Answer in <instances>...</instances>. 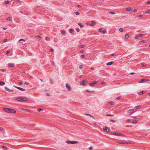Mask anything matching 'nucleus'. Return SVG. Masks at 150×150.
<instances>
[{"mask_svg":"<svg viewBox=\"0 0 150 150\" xmlns=\"http://www.w3.org/2000/svg\"><path fill=\"white\" fill-rule=\"evenodd\" d=\"M28 98L25 97H21L16 98V100L19 101H25L28 100Z\"/></svg>","mask_w":150,"mask_h":150,"instance_id":"obj_1","label":"nucleus"},{"mask_svg":"<svg viewBox=\"0 0 150 150\" xmlns=\"http://www.w3.org/2000/svg\"><path fill=\"white\" fill-rule=\"evenodd\" d=\"M78 142L77 141H67V144H76L78 143Z\"/></svg>","mask_w":150,"mask_h":150,"instance_id":"obj_2","label":"nucleus"},{"mask_svg":"<svg viewBox=\"0 0 150 150\" xmlns=\"http://www.w3.org/2000/svg\"><path fill=\"white\" fill-rule=\"evenodd\" d=\"M65 87L69 91H70L71 90V88L68 83H66V84Z\"/></svg>","mask_w":150,"mask_h":150,"instance_id":"obj_3","label":"nucleus"},{"mask_svg":"<svg viewBox=\"0 0 150 150\" xmlns=\"http://www.w3.org/2000/svg\"><path fill=\"white\" fill-rule=\"evenodd\" d=\"M149 80L146 79H142L140 81H139L138 82L139 83H143L147 81H149Z\"/></svg>","mask_w":150,"mask_h":150,"instance_id":"obj_4","label":"nucleus"},{"mask_svg":"<svg viewBox=\"0 0 150 150\" xmlns=\"http://www.w3.org/2000/svg\"><path fill=\"white\" fill-rule=\"evenodd\" d=\"M11 108H4L3 110L4 111L8 113H10Z\"/></svg>","mask_w":150,"mask_h":150,"instance_id":"obj_5","label":"nucleus"},{"mask_svg":"<svg viewBox=\"0 0 150 150\" xmlns=\"http://www.w3.org/2000/svg\"><path fill=\"white\" fill-rule=\"evenodd\" d=\"M35 38L38 40H41L42 39L41 37L39 35H36L35 36Z\"/></svg>","mask_w":150,"mask_h":150,"instance_id":"obj_6","label":"nucleus"},{"mask_svg":"<svg viewBox=\"0 0 150 150\" xmlns=\"http://www.w3.org/2000/svg\"><path fill=\"white\" fill-rule=\"evenodd\" d=\"M96 24V22L93 21H91V23L90 24V25L91 26H94Z\"/></svg>","mask_w":150,"mask_h":150,"instance_id":"obj_7","label":"nucleus"},{"mask_svg":"<svg viewBox=\"0 0 150 150\" xmlns=\"http://www.w3.org/2000/svg\"><path fill=\"white\" fill-rule=\"evenodd\" d=\"M97 83V82L96 81H93L92 83H90L89 84V85L90 86L93 87L94 86V85L96 84Z\"/></svg>","mask_w":150,"mask_h":150,"instance_id":"obj_8","label":"nucleus"},{"mask_svg":"<svg viewBox=\"0 0 150 150\" xmlns=\"http://www.w3.org/2000/svg\"><path fill=\"white\" fill-rule=\"evenodd\" d=\"M14 87L17 88V89H19V90L22 91H24L25 90V89H24L21 87L16 86H14Z\"/></svg>","mask_w":150,"mask_h":150,"instance_id":"obj_9","label":"nucleus"},{"mask_svg":"<svg viewBox=\"0 0 150 150\" xmlns=\"http://www.w3.org/2000/svg\"><path fill=\"white\" fill-rule=\"evenodd\" d=\"M4 88H5V90L9 92H12L13 91V90H11L6 87H5Z\"/></svg>","mask_w":150,"mask_h":150,"instance_id":"obj_10","label":"nucleus"},{"mask_svg":"<svg viewBox=\"0 0 150 150\" xmlns=\"http://www.w3.org/2000/svg\"><path fill=\"white\" fill-rule=\"evenodd\" d=\"M103 130L105 132H109L110 131V129L109 128L107 127H105V128L104 129L103 128Z\"/></svg>","mask_w":150,"mask_h":150,"instance_id":"obj_11","label":"nucleus"},{"mask_svg":"<svg viewBox=\"0 0 150 150\" xmlns=\"http://www.w3.org/2000/svg\"><path fill=\"white\" fill-rule=\"evenodd\" d=\"M86 82V81L85 80H83L81 82L80 84L81 85L84 86L85 85V83Z\"/></svg>","mask_w":150,"mask_h":150,"instance_id":"obj_12","label":"nucleus"},{"mask_svg":"<svg viewBox=\"0 0 150 150\" xmlns=\"http://www.w3.org/2000/svg\"><path fill=\"white\" fill-rule=\"evenodd\" d=\"M119 143L120 144H131V143L130 142H119Z\"/></svg>","mask_w":150,"mask_h":150,"instance_id":"obj_13","label":"nucleus"},{"mask_svg":"<svg viewBox=\"0 0 150 150\" xmlns=\"http://www.w3.org/2000/svg\"><path fill=\"white\" fill-rule=\"evenodd\" d=\"M16 112V111L15 110L13 109H11V110L10 111V113H15Z\"/></svg>","mask_w":150,"mask_h":150,"instance_id":"obj_14","label":"nucleus"},{"mask_svg":"<svg viewBox=\"0 0 150 150\" xmlns=\"http://www.w3.org/2000/svg\"><path fill=\"white\" fill-rule=\"evenodd\" d=\"M114 63V62L113 61L111 62H108L106 64L107 65H110Z\"/></svg>","mask_w":150,"mask_h":150,"instance_id":"obj_15","label":"nucleus"},{"mask_svg":"<svg viewBox=\"0 0 150 150\" xmlns=\"http://www.w3.org/2000/svg\"><path fill=\"white\" fill-rule=\"evenodd\" d=\"M78 24L81 28H82L84 26V25L81 23H78Z\"/></svg>","mask_w":150,"mask_h":150,"instance_id":"obj_16","label":"nucleus"},{"mask_svg":"<svg viewBox=\"0 0 150 150\" xmlns=\"http://www.w3.org/2000/svg\"><path fill=\"white\" fill-rule=\"evenodd\" d=\"M126 10L127 11H130L132 10V8L131 7H128L126 8Z\"/></svg>","mask_w":150,"mask_h":150,"instance_id":"obj_17","label":"nucleus"},{"mask_svg":"<svg viewBox=\"0 0 150 150\" xmlns=\"http://www.w3.org/2000/svg\"><path fill=\"white\" fill-rule=\"evenodd\" d=\"M15 64H8V66L10 67H13L14 66Z\"/></svg>","mask_w":150,"mask_h":150,"instance_id":"obj_18","label":"nucleus"},{"mask_svg":"<svg viewBox=\"0 0 150 150\" xmlns=\"http://www.w3.org/2000/svg\"><path fill=\"white\" fill-rule=\"evenodd\" d=\"M134 109H132L131 110H130L128 111V113H132L133 112H134Z\"/></svg>","mask_w":150,"mask_h":150,"instance_id":"obj_19","label":"nucleus"},{"mask_svg":"<svg viewBox=\"0 0 150 150\" xmlns=\"http://www.w3.org/2000/svg\"><path fill=\"white\" fill-rule=\"evenodd\" d=\"M141 108V107L139 105H138V106H136L134 107V110L135 109H139Z\"/></svg>","mask_w":150,"mask_h":150,"instance_id":"obj_20","label":"nucleus"},{"mask_svg":"<svg viewBox=\"0 0 150 150\" xmlns=\"http://www.w3.org/2000/svg\"><path fill=\"white\" fill-rule=\"evenodd\" d=\"M86 115L90 116L93 119L94 118V117L92 115L89 114H85Z\"/></svg>","mask_w":150,"mask_h":150,"instance_id":"obj_21","label":"nucleus"},{"mask_svg":"<svg viewBox=\"0 0 150 150\" xmlns=\"http://www.w3.org/2000/svg\"><path fill=\"white\" fill-rule=\"evenodd\" d=\"M129 37V35L128 34H126L125 36V37L126 39L128 38Z\"/></svg>","mask_w":150,"mask_h":150,"instance_id":"obj_22","label":"nucleus"},{"mask_svg":"<svg viewBox=\"0 0 150 150\" xmlns=\"http://www.w3.org/2000/svg\"><path fill=\"white\" fill-rule=\"evenodd\" d=\"M2 148L4 150H7V148L5 146H2Z\"/></svg>","mask_w":150,"mask_h":150,"instance_id":"obj_23","label":"nucleus"},{"mask_svg":"<svg viewBox=\"0 0 150 150\" xmlns=\"http://www.w3.org/2000/svg\"><path fill=\"white\" fill-rule=\"evenodd\" d=\"M107 31L106 30H102V33L103 34H105L106 33Z\"/></svg>","mask_w":150,"mask_h":150,"instance_id":"obj_24","label":"nucleus"},{"mask_svg":"<svg viewBox=\"0 0 150 150\" xmlns=\"http://www.w3.org/2000/svg\"><path fill=\"white\" fill-rule=\"evenodd\" d=\"M65 33L66 32L65 31L63 30L61 31V34L62 35L65 34Z\"/></svg>","mask_w":150,"mask_h":150,"instance_id":"obj_25","label":"nucleus"},{"mask_svg":"<svg viewBox=\"0 0 150 150\" xmlns=\"http://www.w3.org/2000/svg\"><path fill=\"white\" fill-rule=\"evenodd\" d=\"M0 84L1 86H3L5 84V83L2 81H0Z\"/></svg>","mask_w":150,"mask_h":150,"instance_id":"obj_26","label":"nucleus"},{"mask_svg":"<svg viewBox=\"0 0 150 150\" xmlns=\"http://www.w3.org/2000/svg\"><path fill=\"white\" fill-rule=\"evenodd\" d=\"M119 30L120 32H123V28H120L119 29Z\"/></svg>","mask_w":150,"mask_h":150,"instance_id":"obj_27","label":"nucleus"},{"mask_svg":"<svg viewBox=\"0 0 150 150\" xmlns=\"http://www.w3.org/2000/svg\"><path fill=\"white\" fill-rule=\"evenodd\" d=\"M7 19L8 21H11L12 20V18L10 17H8L7 18Z\"/></svg>","mask_w":150,"mask_h":150,"instance_id":"obj_28","label":"nucleus"},{"mask_svg":"<svg viewBox=\"0 0 150 150\" xmlns=\"http://www.w3.org/2000/svg\"><path fill=\"white\" fill-rule=\"evenodd\" d=\"M45 39L47 41H49L50 40V38L48 37H46Z\"/></svg>","mask_w":150,"mask_h":150,"instance_id":"obj_29","label":"nucleus"},{"mask_svg":"<svg viewBox=\"0 0 150 150\" xmlns=\"http://www.w3.org/2000/svg\"><path fill=\"white\" fill-rule=\"evenodd\" d=\"M79 47L81 48H83L85 47V45H81Z\"/></svg>","mask_w":150,"mask_h":150,"instance_id":"obj_30","label":"nucleus"},{"mask_svg":"<svg viewBox=\"0 0 150 150\" xmlns=\"http://www.w3.org/2000/svg\"><path fill=\"white\" fill-rule=\"evenodd\" d=\"M19 41H22L23 42H25V40L24 39H20L19 40Z\"/></svg>","mask_w":150,"mask_h":150,"instance_id":"obj_31","label":"nucleus"},{"mask_svg":"<svg viewBox=\"0 0 150 150\" xmlns=\"http://www.w3.org/2000/svg\"><path fill=\"white\" fill-rule=\"evenodd\" d=\"M114 135L116 136H119L120 135V133L114 132Z\"/></svg>","mask_w":150,"mask_h":150,"instance_id":"obj_32","label":"nucleus"},{"mask_svg":"<svg viewBox=\"0 0 150 150\" xmlns=\"http://www.w3.org/2000/svg\"><path fill=\"white\" fill-rule=\"evenodd\" d=\"M103 30V28H100L98 30V31L99 32H102V31Z\"/></svg>","mask_w":150,"mask_h":150,"instance_id":"obj_33","label":"nucleus"},{"mask_svg":"<svg viewBox=\"0 0 150 150\" xmlns=\"http://www.w3.org/2000/svg\"><path fill=\"white\" fill-rule=\"evenodd\" d=\"M69 31L70 33H72L73 32V30L72 29H70L69 30Z\"/></svg>","mask_w":150,"mask_h":150,"instance_id":"obj_34","label":"nucleus"},{"mask_svg":"<svg viewBox=\"0 0 150 150\" xmlns=\"http://www.w3.org/2000/svg\"><path fill=\"white\" fill-rule=\"evenodd\" d=\"M86 91L88 92H89V93H92V92H94V91H90L88 90H86Z\"/></svg>","mask_w":150,"mask_h":150,"instance_id":"obj_35","label":"nucleus"},{"mask_svg":"<svg viewBox=\"0 0 150 150\" xmlns=\"http://www.w3.org/2000/svg\"><path fill=\"white\" fill-rule=\"evenodd\" d=\"M144 91H142L141 92H140L139 93V94L140 95L144 93Z\"/></svg>","mask_w":150,"mask_h":150,"instance_id":"obj_36","label":"nucleus"},{"mask_svg":"<svg viewBox=\"0 0 150 150\" xmlns=\"http://www.w3.org/2000/svg\"><path fill=\"white\" fill-rule=\"evenodd\" d=\"M138 11L137 9H134L133 11V12L134 13H136Z\"/></svg>","mask_w":150,"mask_h":150,"instance_id":"obj_37","label":"nucleus"},{"mask_svg":"<svg viewBox=\"0 0 150 150\" xmlns=\"http://www.w3.org/2000/svg\"><path fill=\"white\" fill-rule=\"evenodd\" d=\"M138 17L139 18H142L143 17V15H139V16H138Z\"/></svg>","mask_w":150,"mask_h":150,"instance_id":"obj_38","label":"nucleus"},{"mask_svg":"<svg viewBox=\"0 0 150 150\" xmlns=\"http://www.w3.org/2000/svg\"><path fill=\"white\" fill-rule=\"evenodd\" d=\"M106 115L108 116H114V115L111 114H107Z\"/></svg>","mask_w":150,"mask_h":150,"instance_id":"obj_39","label":"nucleus"},{"mask_svg":"<svg viewBox=\"0 0 150 150\" xmlns=\"http://www.w3.org/2000/svg\"><path fill=\"white\" fill-rule=\"evenodd\" d=\"M150 12V10H147L145 11V12L146 13H148Z\"/></svg>","mask_w":150,"mask_h":150,"instance_id":"obj_40","label":"nucleus"},{"mask_svg":"<svg viewBox=\"0 0 150 150\" xmlns=\"http://www.w3.org/2000/svg\"><path fill=\"white\" fill-rule=\"evenodd\" d=\"M137 121L136 120H134L132 121V123H134V124L136 123H137Z\"/></svg>","mask_w":150,"mask_h":150,"instance_id":"obj_41","label":"nucleus"},{"mask_svg":"<svg viewBox=\"0 0 150 150\" xmlns=\"http://www.w3.org/2000/svg\"><path fill=\"white\" fill-rule=\"evenodd\" d=\"M7 40V39H4V40H3L2 41V42L3 43H4V42H6Z\"/></svg>","mask_w":150,"mask_h":150,"instance_id":"obj_42","label":"nucleus"},{"mask_svg":"<svg viewBox=\"0 0 150 150\" xmlns=\"http://www.w3.org/2000/svg\"><path fill=\"white\" fill-rule=\"evenodd\" d=\"M139 37H141L143 36V34H139L138 35Z\"/></svg>","mask_w":150,"mask_h":150,"instance_id":"obj_43","label":"nucleus"},{"mask_svg":"<svg viewBox=\"0 0 150 150\" xmlns=\"http://www.w3.org/2000/svg\"><path fill=\"white\" fill-rule=\"evenodd\" d=\"M140 42L141 43H145V40H142V41H140Z\"/></svg>","mask_w":150,"mask_h":150,"instance_id":"obj_44","label":"nucleus"},{"mask_svg":"<svg viewBox=\"0 0 150 150\" xmlns=\"http://www.w3.org/2000/svg\"><path fill=\"white\" fill-rule=\"evenodd\" d=\"M4 130V129L2 127H0V131H3Z\"/></svg>","mask_w":150,"mask_h":150,"instance_id":"obj_45","label":"nucleus"},{"mask_svg":"<svg viewBox=\"0 0 150 150\" xmlns=\"http://www.w3.org/2000/svg\"><path fill=\"white\" fill-rule=\"evenodd\" d=\"M110 121L111 122H115L116 121L115 120H110Z\"/></svg>","mask_w":150,"mask_h":150,"instance_id":"obj_46","label":"nucleus"},{"mask_svg":"<svg viewBox=\"0 0 150 150\" xmlns=\"http://www.w3.org/2000/svg\"><path fill=\"white\" fill-rule=\"evenodd\" d=\"M110 13L111 15H114L115 14V13L113 12H110Z\"/></svg>","mask_w":150,"mask_h":150,"instance_id":"obj_47","label":"nucleus"},{"mask_svg":"<svg viewBox=\"0 0 150 150\" xmlns=\"http://www.w3.org/2000/svg\"><path fill=\"white\" fill-rule=\"evenodd\" d=\"M120 135H119V136H123V137H124V136H125V135L123 134H121V133H120Z\"/></svg>","mask_w":150,"mask_h":150,"instance_id":"obj_48","label":"nucleus"},{"mask_svg":"<svg viewBox=\"0 0 150 150\" xmlns=\"http://www.w3.org/2000/svg\"><path fill=\"white\" fill-rule=\"evenodd\" d=\"M109 104L111 105H113V102H109Z\"/></svg>","mask_w":150,"mask_h":150,"instance_id":"obj_49","label":"nucleus"},{"mask_svg":"<svg viewBox=\"0 0 150 150\" xmlns=\"http://www.w3.org/2000/svg\"><path fill=\"white\" fill-rule=\"evenodd\" d=\"M43 110L42 109H38L37 110L38 111V112H40L41 111Z\"/></svg>","mask_w":150,"mask_h":150,"instance_id":"obj_50","label":"nucleus"},{"mask_svg":"<svg viewBox=\"0 0 150 150\" xmlns=\"http://www.w3.org/2000/svg\"><path fill=\"white\" fill-rule=\"evenodd\" d=\"M79 13L78 12H76L75 13V14L76 15H78L79 14Z\"/></svg>","mask_w":150,"mask_h":150,"instance_id":"obj_51","label":"nucleus"},{"mask_svg":"<svg viewBox=\"0 0 150 150\" xmlns=\"http://www.w3.org/2000/svg\"><path fill=\"white\" fill-rule=\"evenodd\" d=\"M23 83L21 81L19 82L18 83L20 85L22 84H23Z\"/></svg>","mask_w":150,"mask_h":150,"instance_id":"obj_52","label":"nucleus"},{"mask_svg":"<svg viewBox=\"0 0 150 150\" xmlns=\"http://www.w3.org/2000/svg\"><path fill=\"white\" fill-rule=\"evenodd\" d=\"M9 3V2L8 1H6L5 2V3L6 4H8Z\"/></svg>","mask_w":150,"mask_h":150,"instance_id":"obj_53","label":"nucleus"},{"mask_svg":"<svg viewBox=\"0 0 150 150\" xmlns=\"http://www.w3.org/2000/svg\"><path fill=\"white\" fill-rule=\"evenodd\" d=\"M83 67V65H80L79 66V68L80 69H81Z\"/></svg>","mask_w":150,"mask_h":150,"instance_id":"obj_54","label":"nucleus"},{"mask_svg":"<svg viewBox=\"0 0 150 150\" xmlns=\"http://www.w3.org/2000/svg\"><path fill=\"white\" fill-rule=\"evenodd\" d=\"M139 37V36H138V35H137L134 38L135 39H137Z\"/></svg>","mask_w":150,"mask_h":150,"instance_id":"obj_55","label":"nucleus"},{"mask_svg":"<svg viewBox=\"0 0 150 150\" xmlns=\"http://www.w3.org/2000/svg\"><path fill=\"white\" fill-rule=\"evenodd\" d=\"M1 70L2 71H6V70L4 69H1Z\"/></svg>","mask_w":150,"mask_h":150,"instance_id":"obj_56","label":"nucleus"},{"mask_svg":"<svg viewBox=\"0 0 150 150\" xmlns=\"http://www.w3.org/2000/svg\"><path fill=\"white\" fill-rule=\"evenodd\" d=\"M93 149V147L92 146H91L89 147V149L90 150H92Z\"/></svg>","mask_w":150,"mask_h":150,"instance_id":"obj_57","label":"nucleus"},{"mask_svg":"<svg viewBox=\"0 0 150 150\" xmlns=\"http://www.w3.org/2000/svg\"><path fill=\"white\" fill-rule=\"evenodd\" d=\"M50 50V52H53L54 51V49L53 48H51Z\"/></svg>","mask_w":150,"mask_h":150,"instance_id":"obj_58","label":"nucleus"},{"mask_svg":"<svg viewBox=\"0 0 150 150\" xmlns=\"http://www.w3.org/2000/svg\"><path fill=\"white\" fill-rule=\"evenodd\" d=\"M128 122H129L131 121V119H128L127 120Z\"/></svg>","mask_w":150,"mask_h":150,"instance_id":"obj_59","label":"nucleus"},{"mask_svg":"<svg viewBox=\"0 0 150 150\" xmlns=\"http://www.w3.org/2000/svg\"><path fill=\"white\" fill-rule=\"evenodd\" d=\"M10 52V51H7L6 52V54H8Z\"/></svg>","mask_w":150,"mask_h":150,"instance_id":"obj_60","label":"nucleus"},{"mask_svg":"<svg viewBox=\"0 0 150 150\" xmlns=\"http://www.w3.org/2000/svg\"><path fill=\"white\" fill-rule=\"evenodd\" d=\"M84 52V50H81L80 51V53H82L83 52Z\"/></svg>","mask_w":150,"mask_h":150,"instance_id":"obj_61","label":"nucleus"},{"mask_svg":"<svg viewBox=\"0 0 150 150\" xmlns=\"http://www.w3.org/2000/svg\"><path fill=\"white\" fill-rule=\"evenodd\" d=\"M120 98V97H118L116 98V99L117 100H118Z\"/></svg>","mask_w":150,"mask_h":150,"instance_id":"obj_62","label":"nucleus"},{"mask_svg":"<svg viewBox=\"0 0 150 150\" xmlns=\"http://www.w3.org/2000/svg\"><path fill=\"white\" fill-rule=\"evenodd\" d=\"M24 84H25V85H28V83L27 82H25V83H24Z\"/></svg>","mask_w":150,"mask_h":150,"instance_id":"obj_63","label":"nucleus"},{"mask_svg":"<svg viewBox=\"0 0 150 150\" xmlns=\"http://www.w3.org/2000/svg\"><path fill=\"white\" fill-rule=\"evenodd\" d=\"M146 3L147 4H150V1H147V2Z\"/></svg>","mask_w":150,"mask_h":150,"instance_id":"obj_64","label":"nucleus"}]
</instances>
